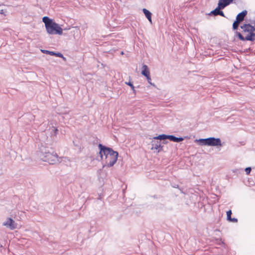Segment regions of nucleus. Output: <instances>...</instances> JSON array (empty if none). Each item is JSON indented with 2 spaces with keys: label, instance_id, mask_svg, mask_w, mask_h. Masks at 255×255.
I'll list each match as a JSON object with an SVG mask.
<instances>
[{
  "label": "nucleus",
  "instance_id": "nucleus-1",
  "mask_svg": "<svg viewBox=\"0 0 255 255\" xmlns=\"http://www.w3.org/2000/svg\"><path fill=\"white\" fill-rule=\"evenodd\" d=\"M37 155L42 161L47 162L51 164H54L59 162L56 153L50 152L48 148L42 146L37 151Z\"/></svg>",
  "mask_w": 255,
  "mask_h": 255
},
{
  "label": "nucleus",
  "instance_id": "nucleus-2",
  "mask_svg": "<svg viewBox=\"0 0 255 255\" xmlns=\"http://www.w3.org/2000/svg\"><path fill=\"white\" fill-rule=\"evenodd\" d=\"M42 21L44 23L47 32L49 34H59L63 33V29L60 25L48 16H44Z\"/></svg>",
  "mask_w": 255,
  "mask_h": 255
},
{
  "label": "nucleus",
  "instance_id": "nucleus-3",
  "mask_svg": "<svg viewBox=\"0 0 255 255\" xmlns=\"http://www.w3.org/2000/svg\"><path fill=\"white\" fill-rule=\"evenodd\" d=\"M201 145H206L210 146H222V141L220 138L210 137L206 138H200L197 140Z\"/></svg>",
  "mask_w": 255,
  "mask_h": 255
},
{
  "label": "nucleus",
  "instance_id": "nucleus-4",
  "mask_svg": "<svg viewBox=\"0 0 255 255\" xmlns=\"http://www.w3.org/2000/svg\"><path fill=\"white\" fill-rule=\"evenodd\" d=\"M243 32H248L249 34L246 36V40L254 41L255 40V27L250 23L244 24L241 26Z\"/></svg>",
  "mask_w": 255,
  "mask_h": 255
},
{
  "label": "nucleus",
  "instance_id": "nucleus-5",
  "mask_svg": "<svg viewBox=\"0 0 255 255\" xmlns=\"http://www.w3.org/2000/svg\"><path fill=\"white\" fill-rule=\"evenodd\" d=\"M155 139H159V140H163V144L166 143L165 141V139H169V140L175 142H180L184 140V138L182 137H176L173 135H166L164 134H160L157 136L154 137Z\"/></svg>",
  "mask_w": 255,
  "mask_h": 255
},
{
  "label": "nucleus",
  "instance_id": "nucleus-6",
  "mask_svg": "<svg viewBox=\"0 0 255 255\" xmlns=\"http://www.w3.org/2000/svg\"><path fill=\"white\" fill-rule=\"evenodd\" d=\"M98 147L100 149L99 153L102 159L104 155H105L106 158L110 156L109 154L115 153V151H114L112 148L103 145L102 144L99 143Z\"/></svg>",
  "mask_w": 255,
  "mask_h": 255
},
{
  "label": "nucleus",
  "instance_id": "nucleus-7",
  "mask_svg": "<svg viewBox=\"0 0 255 255\" xmlns=\"http://www.w3.org/2000/svg\"><path fill=\"white\" fill-rule=\"evenodd\" d=\"M110 156L108 157H106V164H105L103 166V168H104L105 166H108L109 167L113 166L117 162L118 159V157L119 153L118 152L115 151V154H110Z\"/></svg>",
  "mask_w": 255,
  "mask_h": 255
},
{
  "label": "nucleus",
  "instance_id": "nucleus-8",
  "mask_svg": "<svg viewBox=\"0 0 255 255\" xmlns=\"http://www.w3.org/2000/svg\"><path fill=\"white\" fill-rule=\"evenodd\" d=\"M3 225L6 226L10 230H14L17 228V224L11 218H7L5 222L3 223Z\"/></svg>",
  "mask_w": 255,
  "mask_h": 255
},
{
  "label": "nucleus",
  "instance_id": "nucleus-9",
  "mask_svg": "<svg viewBox=\"0 0 255 255\" xmlns=\"http://www.w3.org/2000/svg\"><path fill=\"white\" fill-rule=\"evenodd\" d=\"M159 139H155L154 137H153V139L151 141L152 144V147L151 149H157L158 152L161 151L162 150V148L163 147V145H162V143H161L160 141H158Z\"/></svg>",
  "mask_w": 255,
  "mask_h": 255
},
{
  "label": "nucleus",
  "instance_id": "nucleus-10",
  "mask_svg": "<svg viewBox=\"0 0 255 255\" xmlns=\"http://www.w3.org/2000/svg\"><path fill=\"white\" fill-rule=\"evenodd\" d=\"M224 8L222 7L221 6L219 5V4L218 3V7H216L215 9L211 11L209 13V15H221L223 17H225L224 13L223 11L221 10V9H223Z\"/></svg>",
  "mask_w": 255,
  "mask_h": 255
},
{
  "label": "nucleus",
  "instance_id": "nucleus-11",
  "mask_svg": "<svg viewBox=\"0 0 255 255\" xmlns=\"http://www.w3.org/2000/svg\"><path fill=\"white\" fill-rule=\"evenodd\" d=\"M41 51L43 53L49 54L50 55H54L56 57H61L65 61L66 60V58L63 56V54L60 52H55L54 51H51L47 50H41Z\"/></svg>",
  "mask_w": 255,
  "mask_h": 255
},
{
  "label": "nucleus",
  "instance_id": "nucleus-12",
  "mask_svg": "<svg viewBox=\"0 0 255 255\" xmlns=\"http://www.w3.org/2000/svg\"><path fill=\"white\" fill-rule=\"evenodd\" d=\"M247 14V11L246 10H244L237 14L236 16V19L239 20V21L242 22L244 20L245 17Z\"/></svg>",
  "mask_w": 255,
  "mask_h": 255
},
{
  "label": "nucleus",
  "instance_id": "nucleus-13",
  "mask_svg": "<svg viewBox=\"0 0 255 255\" xmlns=\"http://www.w3.org/2000/svg\"><path fill=\"white\" fill-rule=\"evenodd\" d=\"M233 0H219L218 1V4H219V5L225 8V7L232 3L233 2Z\"/></svg>",
  "mask_w": 255,
  "mask_h": 255
},
{
  "label": "nucleus",
  "instance_id": "nucleus-14",
  "mask_svg": "<svg viewBox=\"0 0 255 255\" xmlns=\"http://www.w3.org/2000/svg\"><path fill=\"white\" fill-rule=\"evenodd\" d=\"M141 74L145 77L150 75V72L148 67L146 65H143L142 67Z\"/></svg>",
  "mask_w": 255,
  "mask_h": 255
},
{
  "label": "nucleus",
  "instance_id": "nucleus-15",
  "mask_svg": "<svg viewBox=\"0 0 255 255\" xmlns=\"http://www.w3.org/2000/svg\"><path fill=\"white\" fill-rule=\"evenodd\" d=\"M142 11L146 16V17L147 18V19L151 22V13L147 9L145 8H143L142 9Z\"/></svg>",
  "mask_w": 255,
  "mask_h": 255
},
{
  "label": "nucleus",
  "instance_id": "nucleus-16",
  "mask_svg": "<svg viewBox=\"0 0 255 255\" xmlns=\"http://www.w3.org/2000/svg\"><path fill=\"white\" fill-rule=\"evenodd\" d=\"M125 84L126 85H128L129 86H130V88L132 90L133 93L134 94V95H135L136 94V90L134 89V87L133 84L131 82H130V81H129V82H126Z\"/></svg>",
  "mask_w": 255,
  "mask_h": 255
},
{
  "label": "nucleus",
  "instance_id": "nucleus-17",
  "mask_svg": "<svg viewBox=\"0 0 255 255\" xmlns=\"http://www.w3.org/2000/svg\"><path fill=\"white\" fill-rule=\"evenodd\" d=\"M241 22V21H239V20L236 19L233 23V29L234 30H236L238 29L239 26V24H240V23Z\"/></svg>",
  "mask_w": 255,
  "mask_h": 255
},
{
  "label": "nucleus",
  "instance_id": "nucleus-18",
  "mask_svg": "<svg viewBox=\"0 0 255 255\" xmlns=\"http://www.w3.org/2000/svg\"><path fill=\"white\" fill-rule=\"evenodd\" d=\"M236 35L238 37V38H239L240 40H242V41L246 40V36L245 37H244L240 32L237 31Z\"/></svg>",
  "mask_w": 255,
  "mask_h": 255
},
{
  "label": "nucleus",
  "instance_id": "nucleus-19",
  "mask_svg": "<svg viewBox=\"0 0 255 255\" xmlns=\"http://www.w3.org/2000/svg\"><path fill=\"white\" fill-rule=\"evenodd\" d=\"M232 211L231 210L228 211L227 212V220L230 219H231V215H232Z\"/></svg>",
  "mask_w": 255,
  "mask_h": 255
},
{
  "label": "nucleus",
  "instance_id": "nucleus-20",
  "mask_svg": "<svg viewBox=\"0 0 255 255\" xmlns=\"http://www.w3.org/2000/svg\"><path fill=\"white\" fill-rule=\"evenodd\" d=\"M147 80V81L148 82V83L149 84H150L151 85L153 86H155V85L154 83H151V78H150V75L148 76V77H146Z\"/></svg>",
  "mask_w": 255,
  "mask_h": 255
},
{
  "label": "nucleus",
  "instance_id": "nucleus-21",
  "mask_svg": "<svg viewBox=\"0 0 255 255\" xmlns=\"http://www.w3.org/2000/svg\"><path fill=\"white\" fill-rule=\"evenodd\" d=\"M245 170V172H246V174L247 175H249L251 173L252 168L250 167H248L246 168Z\"/></svg>",
  "mask_w": 255,
  "mask_h": 255
},
{
  "label": "nucleus",
  "instance_id": "nucleus-22",
  "mask_svg": "<svg viewBox=\"0 0 255 255\" xmlns=\"http://www.w3.org/2000/svg\"><path fill=\"white\" fill-rule=\"evenodd\" d=\"M228 220L229 221H230V222H233V223H237L238 222V219L237 218H232L231 217V219H229Z\"/></svg>",
  "mask_w": 255,
  "mask_h": 255
},
{
  "label": "nucleus",
  "instance_id": "nucleus-23",
  "mask_svg": "<svg viewBox=\"0 0 255 255\" xmlns=\"http://www.w3.org/2000/svg\"><path fill=\"white\" fill-rule=\"evenodd\" d=\"M4 169H3V167L2 165H0V175L3 174V172H4Z\"/></svg>",
  "mask_w": 255,
  "mask_h": 255
},
{
  "label": "nucleus",
  "instance_id": "nucleus-24",
  "mask_svg": "<svg viewBox=\"0 0 255 255\" xmlns=\"http://www.w3.org/2000/svg\"><path fill=\"white\" fill-rule=\"evenodd\" d=\"M6 12L5 10H4L3 9H0V13L1 14H3L4 15H6V14L5 13V12Z\"/></svg>",
  "mask_w": 255,
  "mask_h": 255
},
{
  "label": "nucleus",
  "instance_id": "nucleus-25",
  "mask_svg": "<svg viewBox=\"0 0 255 255\" xmlns=\"http://www.w3.org/2000/svg\"><path fill=\"white\" fill-rule=\"evenodd\" d=\"M54 130L55 133L58 131V129L56 128H55Z\"/></svg>",
  "mask_w": 255,
  "mask_h": 255
},
{
  "label": "nucleus",
  "instance_id": "nucleus-26",
  "mask_svg": "<svg viewBox=\"0 0 255 255\" xmlns=\"http://www.w3.org/2000/svg\"><path fill=\"white\" fill-rule=\"evenodd\" d=\"M178 187V186L177 185L173 186V187H174V188H176V187Z\"/></svg>",
  "mask_w": 255,
  "mask_h": 255
},
{
  "label": "nucleus",
  "instance_id": "nucleus-27",
  "mask_svg": "<svg viewBox=\"0 0 255 255\" xmlns=\"http://www.w3.org/2000/svg\"><path fill=\"white\" fill-rule=\"evenodd\" d=\"M122 55L124 54V52L122 51L121 52V53Z\"/></svg>",
  "mask_w": 255,
  "mask_h": 255
}]
</instances>
